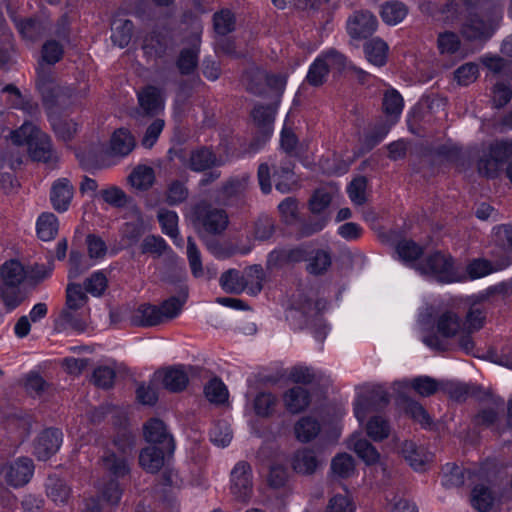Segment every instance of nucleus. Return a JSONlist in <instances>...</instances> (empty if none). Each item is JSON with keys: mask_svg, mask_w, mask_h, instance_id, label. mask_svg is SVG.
Returning <instances> with one entry per match:
<instances>
[{"mask_svg": "<svg viewBox=\"0 0 512 512\" xmlns=\"http://www.w3.org/2000/svg\"><path fill=\"white\" fill-rule=\"evenodd\" d=\"M10 139L16 146L26 145L34 161L53 163L57 160L50 137L30 121H24L21 127L11 131Z\"/></svg>", "mask_w": 512, "mask_h": 512, "instance_id": "1", "label": "nucleus"}, {"mask_svg": "<svg viewBox=\"0 0 512 512\" xmlns=\"http://www.w3.org/2000/svg\"><path fill=\"white\" fill-rule=\"evenodd\" d=\"M509 160L511 161L507 164L506 176L512 183V139L491 143L478 159L477 170L482 176L496 178Z\"/></svg>", "mask_w": 512, "mask_h": 512, "instance_id": "2", "label": "nucleus"}, {"mask_svg": "<svg viewBox=\"0 0 512 512\" xmlns=\"http://www.w3.org/2000/svg\"><path fill=\"white\" fill-rule=\"evenodd\" d=\"M192 224L199 237L222 234L229 223L225 210L206 200L196 203L191 210Z\"/></svg>", "mask_w": 512, "mask_h": 512, "instance_id": "3", "label": "nucleus"}, {"mask_svg": "<svg viewBox=\"0 0 512 512\" xmlns=\"http://www.w3.org/2000/svg\"><path fill=\"white\" fill-rule=\"evenodd\" d=\"M416 269L441 283H452L464 280L455 267L453 258L440 251H435L416 264Z\"/></svg>", "mask_w": 512, "mask_h": 512, "instance_id": "4", "label": "nucleus"}, {"mask_svg": "<svg viewBox=\"0 0 512 512\" xmlns=\"http://www.w3.org/2000/svg\"><path fill=\"white\" fill-rule=\"evenodd\" d=\"M347 67L346 57L335 49L321 54L310 65L306 80L315 87L321 86L327 79L330 71L341 72Z\"/></svg>", "mask_w": 512, "mask_h": 512, "instance_id": "5", "label": "nucleus"}, {"mask_svg": "<svg viewBox=\"0 0 512 512\" xmlns=\"http://www.w3.org/2000/svg\"><path fill=\"white\" fill-rule=\"evenodd\" d=\"M246 89L255 94L261 95L265 86L270 89L282 93L286 86V76L282 74H268L260 68H251L243 76L242 79Z\"/></svg>", "mask_w": 512, "mask_h": 512, "instance_id": "6", "label": "nucleus"}, {"mask_svg": "<svg viewBox=\"0 0 512 512\" xmlns=\"http://www.w3.org/2000/svg\"><path fill=\"white\" fill-rule=\"evenodd\" d=\"M230 491L236 500L247 503L253 491L252 469L248 462H238L230 474Z\"/></svg>", "mask_w": 512, "mask_h": 512, "instance_id": "7", "label": "nucleus"}, {"mask_svg": "<svg viewBox=\"0 0 512 512\" xmlns=\"http://www.w3.org/2000/svg\"><path fill=\"white\" fill-rule=\"evenodd\" d=\"M389 394L382 386H373L361 394L354 404V414L362 422L368 411L380 410L389 403Z\"/></svg>", "mask_w": 512, "mask_h": 512, "instance_id": "8", "label": "nucleus"}, {"mask_svg": "<svg viewBox=\"0 0 512 512\" xmlns=\"http://www.w3.org/2000/svg\"><path fill=\"white\" fill-rule=\"evenodd\" d=\"M33 473L34 463L29 457H19L15 461L3 465L1 469L6 483L15 488L26 485Z\"/></svg>", "mask_w": 512, "mask_h": 512, "instance_id": "9", "label": "nucleus"}, {"mask_svg": "<svg viewBox=\"0 0 512 512\" xmlns=\"http://www.w3.org/2000/svg\"><path fill=\"white\" fill-rule=\"evenodd\" d=\"M377 26L376 16L368 10L355 11L346 23L348 35L356 40L368 38L376 31Z\"/></svg>", "mask_w": 512, "mask_h": 512, "instance_id": "10", "label": "nucleus"}, {"mask_svg": "<svg viewBox=\"0 0 512 512\" xmlns=\"http://www.w3.org/2000/svg\"><path fill=\"white\" fill-rule=\"evenodd\" d=\"M201 371L202 369L199 367L192 366L188 368L181 365L169 367L161 373L163 386L170 392H181L187 387L190 377L198 375Z\"/></svg>", "mask_w": 512, "mask_h": 512, "instance_id": "11", "label": "nucleus"}, {"mask_svg": "<svg viewBox=\"0 0 512 512\" xmlns=\"http://www.w3.org/2000/svg\"><path fill=\"white\" fill-rule=\"evenodd\" d=\"M62 432L57 428L43 430L34 441V455L40 461H46L53 456L62 444Z\"/></svg>", "mask_w": 512, "mask_h": 512, "instance_id": "12", "label": "nucleus"}, {"mask_svg": "<svg viewBox=\"0 0 512 512\" xmlns=\"http://www.w3.org/2000/svg\"><path fill=\"white\" fill-rule=\"evenodd\" d=\"M249 179L246 174L231 177L217 191L216 201L223 205H229L233 201L241 200L248 188Z\"/></svg>", "mask_w": 512, "mask_h": 512, "instance_id": "13", "label": "nucleus"}, {"mask_svg": "<svg viewBox=\"0 0 512 512\" xmlns=\"http://www.w3.org/2000/svg\"><path fill=\"white\" fill-rule=\"evenodd\" d=\"M144 437L147 442L161 445L168 453L174 451V439L167 432L164 422L160 419L152 418L145 423Z\"/></svg>", "mask_w": 512, "mask_h": 512, "instance_id": "14", "label": "nucleus"}, {"mask_svg": "<svg viewBox=\"0 0 512 512\" xmlns=\"http://www.w3.org/2000/svg\"><path fill=\"white\" fill-rule=\"evenodd\" d=\"M200 44V37L195 35L190 46L180 50L175 64L182 76L192 75L196 71L199 62Z\"/></svg>", "mask_w": 512, "mask_h": 512, "instance_id": "15", "label": "nucleus"}, {"mask_svg": "<svg viewBox=\"0 0 512 512\" xmlns=\"http://www.w3.org/2000/svg\"><path fill=\"white\" fill-rule=\"evenodd\" d=\"M132 459L128 456L117 454L111 448H107L101 457V462L103 468L117 480L130 474Z\"/></svg>", "mask_w": 512, "mask_h": 512, "instance_id": "16", "label": "nucleus"}, {"mask_svg": "<svg viewBox=\"0 0 512 512\" xmlns=\"http://www.w3.org/2000/svg\"><path fill=\"white\" fill-rule=\"evenodd\" d=\"M161 323V309L149 303L139 305L130 316V324L135 327H152Z\"/></svg>", "mask_w": 512, "mask_h": 512, "instance_id": "17", "label": "nucleus"}, {"mask_svg": "<svg viewBox=\"0 0 512 512\" xmlns=\"http://www.w3.org/2000/svg\"><path fill=\"white\" fill-rule=\"evenodd\" d=\"M0 285L27 286L26 267L18 260H8L0 267Z\"/></svg>", "mask_w": 512, "mask_h": 512, "instance_id": "18", "label": "nucleus"}, {"mask_svg": "<svg viewBox=\"0 0 512 512\" xmlns=\"http://www.w3.org/2000/svg\"><path fill=\"white\" fill-rule=\"evenodd\" d=\"M30 292L26 286L0 285V302L6 312H12L28 299Z\"/></svg>", "mask_w": 512, "mask_h": 512, "instance_id": "19", "label": "nucleus"}, {"mask_svg": "<svg viewBox=\"0 0 512 512\" xmlns=\"http://www.w3.org/2000/svg\"><path fill=\"white\" fill-rule=\"evenodd\" d=\"M73 198V186L67 178L54 182L51 188L50 200L53 208L58 212H65Z\"/></svg>", "mask_w": 512, "mask_h": 512, "instance_id": "20", "label": "nucleus"}, {"mask_svg": "<svg viewBox=\"0 0 512 512\" xmlns=\"http://www.w3.org/2000/svg\"><path fill=\"white\" fill-rule=\"evenodd\" d=\"M461 34L469 41L487 40L491 36L489 25L476 14H470L461 27Z\"/></svg>", "mask_w": 512, "mask_h": 512, "instance_id": "21", "label": "nucleus"}, {"mask_svg": "<svg viewBox=\"0 0 512 512\" xmlns=\"http://www.w3.org/2000/svg\"><path fill=\"white\" fill-rule=\"evenodd\" d=\"M164 447L148 446L143 448L139 454V465L148 473L158 472L164 465Z\"/></svg>", "mask_w": 512, "mask_h": 512, "instance_id": "22", "label": "nucleus"}, {"mask_svg": "<svg viewBox=\"0 0 512 512\" xmlns=\"http://www.w3.org/2000/svg\"><path fill=\"white\" fill-rule=\"evenodd\" d=\"M216 154L207 147H200L190 152L188 167L195 172H202L220 165Z\"/></svg>", "mask_w": 512, "mask_h": 512, "instance_id": "23", "label": "nucleus"}, {"mask_svg": "<svg viewBox=\"0 0 512 512\" xmlns=\"http://www.w3.org/2000/svg\"><path fill=\"white\" fill-rule=\"evenodd\" d=\"M285 408L292 414L304 411L310 403L308 390L300 386H294L283 395Z\"/></svg>", "mask_w": 512, "mask_h": 512, "instance_id": "24", "label": "nucleus"}, {"mask_svg": "<svg viewBox=\"0 0 512 512\" xmlns=\"http://www.w3.org/2000/svg\"><path fill=\"white\" fill-rule=\"evenodd\" d=\"M348 447L352 449L367 465L377 463L380 458V454L377 449L367 439L362 438L357 434L350 437Z\"/></svg>", "mask_w": 512, "mask_h": 512, "instance_id": "25", "label": "nucleus"}, {"mask_svg": "<svg viewBox=\"0 0 512 512\" xmlns=\"http://www.w3.org/2000/svg\"><path fill=\"white\" fill-rule=\"evenodd\" d=\"M475 473L469 469H464L453 463H447L443 467L442 485L445 488H459L464 483L466 478L471 479Z\"/></svg>", "mask_w": 512, "mask_h": 512, "instance_id": "26", "label": "nucleus"}, {"mask_svg": "<svg viewBox=\"0 0 512 512\" xmlns=\"http://www.w3.org/2000/svg\"><path fill=\"white\" fill-rule=\"evenodd\" d=\"M141 108L146 114L155 115L163 108L160 90L155 86H148L138 94Z\"/></svg>", "mask_w": 512, "mask_h": 512, "instance_id": "27", "label": "nucleus"}, {"mask_svg": "<svg viewBox=\"0 0 512 512\" xmlns=\"http://www.w3.org/2000/svg\"><path fill=\"white\" fill-rule=\"evenodd\" d=\"M275 111L271 106L256 105L251 112L254 123L266 140L272 133Z\"/></svg>", "mask_w": 512, "mask_h": 512, "instance_id": "28", "label": "nucleus"}, {"mask_svg": "<svg viewBox=\"0 0 512 512\" xmlns=\"http://www.w3.org/2000/svg\"><path fill=\"white\" fill-rule=\"evenodd\" d=\"M408 14V7L401 1L385 2L381 6L380 16L384 23L390 26L399 24Z\"/></svg>", "mask_w": 512, "mask_h": 512, "instance_id": "29", "label": "nucleus"}, {"mask_svg": "<svg viewBox=\"0 0 512 512\" xmlns=\"http://www.w3.org/2000/svg\"><path fill=\"white\" fill-rule=\"evenodd\" d=\"M388 50L389 47L387 43L380 38H373L364 44L366 59L377 67L386 64Z\"/></svg>", "mask_w": 512, "mask_h": 512, "instance_id": "30", "label": "nucleus"}, {"mask_svg": "<svg viewBox=\"0 0 512 512\" xmlns=\"http://www.w3.org/2000/svg\"><path fill=\"white\" fill-rule=\"evenodd\" d=\"M401 454L414 470H424L428 458L423 448L417 447L412 441H405L401 446Z\"/></svg>", "mask_w": 512, "mask_h": 512, "instance_id": "31", "label": "nucleus"}, {"mask_svg": "<svg viewBox=\"0 0 512 512\" xmlns=\"http://www.w3.org/2000/svg\"><path fill=\"white\" fill-rule=\"evenodd\" d=\"M318 460L314 451L302 449L295 453L293 457V469L300 474L309 475L315 472L318 467Z\"/></svg>", "mask_w": 512, "mask_h": 512, "instance_id": "32", "label": "nucleus"}, {"mask_svg": "<svg viewBox=\"0 0 512 512\" xmlns=\"http://www.w3.org/2000/svg\"><path fill=\"white\" fill-rule=\"evenodd\" d=\"M133 136L125 129H118L111 137L110 149L112 154L118 156L128 155L134 148Z\"/></svg>", "mask_w": 512, "mask_h": 512, "instance_id": "33", "label": "nucleus"}, {"mask_svg": "<svg viewBox=\"0 0 512 512\" xmlns=\"http://www.w3.org/2000/svg\"><path fill=\"white\" fill-rule=\"evenodd\" d=\"M58 228V219L53 213L44 212L37 219V235L43 241L54 239L58 233Z\"/></svg>", "mask_w": 512, "mask_h": 512, "instance_id": "34", "label": "nucleus"}, {"mask_svg": "<svg viewBox=\"0 0 512 512\" xmlns=\"http://www.w3.org/2000/svg\"><path fill=\"white\" fill-rule=\"evenodd\" d=\"M145 232L144 221L140 215L125 222L120 230L121 238L129 246L135 245Z\"/></svg>", "mask_w": 512, "mask_h": 512, "instance_id": "35", "label": "nucleus"}, {"mask_svg": "<svg viewBox=\"0 0 512 512\" xmlns=\"http://www.w3.org/2000/svg\"><path fill=\"white\" fill-rule=\"evenodd\" d=\"M436 327L442 337L452 338L456 336L461 329V319L456 313L446 311L438 317Z\"/></svg>", "mask_w": 512, "mask_h": 512, "instance_id": "36", "label": "nucleus"}, {"mask_svg": "<svg viewBox=\"0 0 512 512\" xmlns=\"http://www.w3.org/2000/svg\"><path fill=\"white\" fill-rule=\"evenodd\" d=\"M129 181L138 190H148L155 181L154 169L147 165H138L129 175Z\"/></svg>", "mask_w": 512, "mask_h": 512, "instance_id": "37", "label": "nucleus"}, {"mask_svg": "<svg viewBox=\"0 0 512 512\" xmlns=\"http://www.w3.org/2000/svg\"><path fill=\"white\" fill-rule=\"evenodd\" d=\"M133 28L131 20H115L112 24V42L120 48L126 47L131 41Z\"/></svg>", "mask_w": 512, "mask_h": 512, "instance_id": "38", "label": "nucleus"}, {"mask_svg": "<svg viewBox=\"0 0 512 512\" xmlns=\"http://www.w3.org/2000/svg\"><path fill=\"white\" fill-rule=\"evenodd\" d=\"M495 497L489 487L485 485H476L472 490L471 504L479 512H488L493 504Z\"/></svg>", "mask_w": 512, "mask_h": 512, "instance_id": "39", "label": "nucleus"}, {"mask_svg": "<svg viewBox=\"0 0 512 512\" xmlns=\"http://www.w3.org/2000/svg\"><path fill=\"white\" fill-rule=\"evenodd\" d=\"M295 435L301 442H309L320 432L319 422L309 416L302 417L294 427Z\"/></svg>", "mask_w": 512, "mask_h": 512, "instance_id": "40", "label": "nucleus"}, {"mask_svg": "<svg viewBox=\"0 0 512 512\" xmlns=\"http://www.w3.org/2000/svg\"><path fill=\"white\" fill-rule=\"evenodd\" d=\"M46 493L55 503L64 504L70 496V488L62 479L50 476L46 482Z\"/></svg>", "mask_w": 512, "mask_h": 512, "instance_id": "41", "label": "nucleus"}, {"mask_svg": "<svg viewBox=\"0 0 512 512\" xmlns=\"http://www.w3.org/2000/svg\"><path fill=\"white\" fill-rule=\"evenodd\" d=\"M58 325L63 329L70 328L77 332H83L87 327V321L79 310L62 309Z\"/></svg>", "mask_w": 512, "mask_h": 512, "instance_id": "42", "label": "nucleus"}, {"mask_svg": "<svg viewBox=\"0 0 512 512\" xmlns=\"http://www.w3.org/2000/svg\"><path fill=\"white\" fill-rule=\"evenodd\" d=\"M88 302V296L82 286L69 283L66 287V302L63 309L81 310Z\"/></svg>", "mask_w": 512, "mask_h": 512, "instance_id": "43", "label": "nucleus"}, {"mask_svg": "<svg viewBox=\"0 0 512 512\" xmlns=\"http://www.w3.org/2000/svg\"><path fill=\"white\" fill-rule=\"evenodd\" d=\"M402 406L406 414L421 426L429 427L432 424V418L419 402L411 398H403Z\"/></svg>", "mask_w": 512, "mask_h": 512, "instance_id": "44", "label": "nucleus"}, {"mask_svg": "<svg viewBox=\"0 0 512 512\" xmlns=\"http://www.w3.org/2000/svg\"><path fill=\"white\" fill-rule=\"evenodd\" d=\"M247 283L248 281L235 269H229L220 277V285L228 293H241Z\"/></svg>", "mask_w": 512, "mask_h": 512, "instance_id": "45", "label": "nucleus"}, {"mask_svg": "<svg viewBox=\"0 0 512 512\" xmlns=\"http://www.w3.org/2000/svg\"><path fill=\"white\" fill-rule=\"evenodd\" d=\"M486 319V311L480 302L473 303L465 317L464 330L469 333L480 330Z\"/></svg>", "mask_w": 512, "mask_h": 512, "instance_id": "46", "label": "nucleus"}, {"mask_svg": "<svg viewBox=\"0 0 512 512\" xmlns=\"http://www.w3.org/2000/svg\"><path fill=\"white\" fill-rule=\"evenodd\" d=\"M278 403L277 397L270 392L258 393L254 399L253 407L257 416L269 417L276 409Z\"/></svg>", "mask_w": 512, "mask_h": 512, "instance_id": "47", "label": "nucleus"}, {"mask_svg": "<svg viewBox=\"0 0 512 512\" xmlns=\"http://www.w3.org/2000/svg\"><path fill=\"white\" fill-rule=\"evenodd\" d=\"M113 450L117 454L133 458L135 448V436L127 429H121L117 432L112 441Z\"/></svg>", "mask_w": 512, "mask_h": 512, "instance_id": "48", "label": "nucleus"}, {"mask_svg": "<svg viewBox=\"0 0 512 512\" xmlns=\"http://www.w3.org/2000/svg\"><path fill=\"white\" fill-rule=\"evenodd\" d=\"M53 264H33L26 267L27 272V286L30 291L36 288L40 283L45 281L51 276Z\"/></svg>", "mask_w": 512, "mask_h": 512, "instance_id": "49", "label": "nucleus"}, {"mask_svg": "<svg viewBox=\"0 0 512 512\" xmlns=\"http://www.w3.org/2000/svg\"><path fill=\"white\" fill-rule=\"evenodd\" d=\"M187 296V291L182 289L179 296H172L163 301L159 307L162 313V322L164 319H173L178 316L187 300Z\"/></svg>", "mask_w": 512, "mask_h": 512, "instance_id": "50", "label": "nucleus"}, {"mask_svg": "<svg viewBox=\"0 0 512 512\" xmlns=\"http://www.w3.org/2000/svg\"><path fill=\"white\" fill-rule=\"evenodd\" d=\"M392 124L393 122L388 123L384 121L375 125L374 128L365 135L362 142V150L368 152L378 145L388 134Z\"/></svg>", "mask_w": 512, "mask_h": 512, "instance_id": "51", "label": "nucleus"}, {"mask_svg": "<svg viewBox=\"0 0 512 512\" xmlns=\"http://www.w3.org/2000/svg\"><path fill=\"white\" fill-rule=\"evenodd\" d=\"M461 41L459 36L451 31L438 34L437 48L441 55H453L460 49Z\"/></svg>", "mask_w": 512, "mask_h": 512, "instance_id": "52", "label": "nucleus"}, {"mask_svg": "<svg viewBox=\"0 0 512 512\" xmlns=\"http://www.w3.org/2000/svg\"><path fill=\"white\" fill-rule=\"evenodd\" d=\"M367 435L374 441H382L390 434V425L381 416L372 417L366 424Z\"/></svg>", "mask_w": 512, "mask_h": 512, "instance_id": "53", "label": "nucleus"}, {"mask_svg": "<svg viewBox=\"0 0 512 512\" xmlns=\"http://www.w3.org/2000/svg\"><path fill=\"white\" fill-rule=\"evenodd\" d=\"M213 25L215 32L220 36H225L235 29V17L234 14L224 9L214 14Z\"/></svg>", "mask_w": 512, "mask_h": 512, "instance_id": "54", "label": "nucleus"}, {"mask_svg": "<svg viewBox=\"0 0 512 512\" xmlns=\"http://www.w3.org/2000/svg\"><path fill=\"white\" fill-rule=\"evenodd\" d=\"M56 136L62 141H70L77 132L78 125L72 119L54 118L51 121Z\"/></svg>", "mask_w": 512, "mask_h": 512, "instance_id": "55", "label": "nucleus"}, {"mask_svg": "<svg viewBox=\"0 0 512 512\" xmlns=\"http://www.w3.org/2000/svg\"><path fill=\"white\" fill-rule=\"evenodd\" d=\"M441 389L452 400L457 402L465 401L470 395L475 394V387L464 383L447 382L443 383Z\"/></svg>", "mask_w": 512, "mask_h": 512, "instance_id": "56", "label": "nucleus"}, {"mask_svg": "<svg viewBox=\"0 0 512 512\" xmlns=\"http://www.w3.org/2000/svg\"><path fill=\"white\" fill-rule=\"evenodd\" d=\"M355 469L354 459L347 453L338 454L331 463L332 472L340 478L350 477Z\"/></svg>", "mask_w": 512, "mask_h": 512, "instance_id": "57", "label": "nucleus"}, {"mask_svg": "<svg viewBox=\"0 0 512 512\" xmlns=\"http://www.w3.org/2000/svg\"><path fill=\"white\" fill-rule=\"evenodd\" d=\"M206 398L212 403H224L228 397L226 386L219 378L211 379L204 387Z\"/></svg>", "mask_w": 512, "mask_h": 512, "instance_id": "58", "label": "nucleus"}, {"mask_svg": "<svg viewBox=\"0 0 512 512\" xmlns=\"http://www.w3.org/2000/svg\"><path fill=\"white\" fill-rule=\"evenodd\" d=\"M410 385L416 393L423 397H429L435 394L442 387V384L429 376L416 377L411 381Z\"/></svg>", "mask_w": 512, "mask_h": 512, "instance_id": "59", "label": "nucleus"}, {"mask_svg": "<svg viewBox=\"0 0 512 512\" xmlns=\"http://www.w3.org/2000/svg\"><path fill=\"white\" fill-rule=\"evenodd\" d=\"M189 196V190L186 185L179 181H172L166 190V202L170 206L179 205L187 200Z\"/></svg>", "mask_w": 512, "mask_h": 512, "instance_id": "60", "label": "nucleus"}, {"mask_svg": "<svg viewBox=\"0 0 512 512\" xmlns=\"http://www.w3.org/2000/svg\"><path fill=\"white\" fill-rule=\"evenodd\" d=\"M157 218L161 225L163 233L172 238H176L178 236V215L176 212L161 209L158 212Z\"/></svg>", "mask_w": 512, "mask_h": 512, "instance_id": "61", "label": "nucleus"}, {"mask_svg": "<svg viewBox=\"0 0 512 512\" xmlns=\"http://www.w3.org/2000/svg\"><path fill=\"white\" fill-rule=\"evenodd\" d=\"M308 261V272L314 275H321L330 267L331 256L327 251L317 250Z\"/></svg>", "mask_w": 512, "mask_h": 512, "instance_id": "62", "label": "nucleus"}, {"mask_svg": "<svg viewBox=\"0 0 512 512\" xmlns=\"http://www.w3.org/2000/svg\"><path fill=\"white\" fill-rule=\"evenodd\" d=\"M367 179L364 176H359L353 179L347 187V192L350 200L356 205H363L366 198Z\"/></svg>", "mask_w": 512, "mask_h": 512, "instance_id": "63", "label": "nucleus"}, {"mask_svg": "<svg viewBox=\"0 0 512 512\" xmlns=\"http://www.w3.org/2000/svg\"><path fill=\"white\" fill-rule=\"evenodd\" d=\"M396 252L405 263H412L419 258L423 250L414 241L403 240L397 244Z\"/></svg>", "mask_w": 512, "mask_h": 512, "instance_id": "64", "label": "nucleus"}]
</instances>
